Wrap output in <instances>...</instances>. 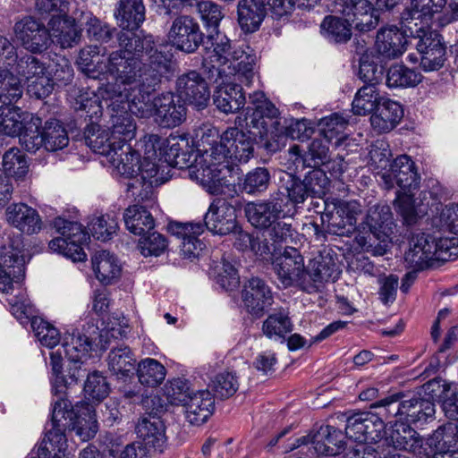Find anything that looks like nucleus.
I'll use <instances>...</instances> for the list:
<instances>
[{"label": "nucleus", "mask_w": 458, "mask_h": 458, "mask_svg": "<svg viewBox=\"0 0 458 458\" xmlns=\"http://www.w3.org/2000/svg\"><path fill=\"white\" fill-rule=\"evenodd\" d=\"M151 89H138L131 93L130 111L140 118L154 117L164 128L180 125L186 118V107L182 101L172 92L161 93L152 98Z\"/></svg>", "instance_id": "nucleus-1"}, {"label": "nucleus", "mask_w": 458, "mask_h": 458, "mask_svg": "<svg viewBox=\"0 0 458 458\" xmlns=\"http://www.w3.org/2000/svg\"><path fill=\"white\" fill-rule=\"evenodd\" d=\"M135 30L122 29L116 34L118 49L110 52L109 65L115 82L131 88L141 67L140 54L152 43V36H140Z\"/></svg>", "instance_id": "nucleus-2"}, {"label": "nucleus", "mask_w": 458, "mask_h": 458, "mask_svg": "<svg viewBox=\"0 0 458 458\" xmlns=\"http://www.w3.org/2000/svg\"><path fill=\"white\" fill-rule=\"evenodd\" d=\"M206 52L226 67H235L236 79L246 85L251 83L255 75L256 57L242 49H233L229 38L219 32L210 34L204 41Z\"/></svg>", "instance_id": "nucleus-3"}, {"label": "nucleus", "mask_w": 458, "mask_h": 458, "mask_svg": "<svg viewBox=\"0 0 458 458\" xmlns=\"http://www.w3.org/2000/svg\"><path fill=\"white\" fill-rule=\"evenodd\" d=\"M53 227L60 234L49 242V249L63 254L73 262L86 259V253L81 245L89 238L81 225L57 217L53 221Z\"/></svg>", "instance_id": "nucleus-4"}, {"label": "nucleus", "mask_w": 458, "mask_h": 458, "mask_svg": "<svg viewBox=\"0 0 458 458\" xmlns=\"http://www.w3.org/2000/svg\"><path fill=\"white\" fill-rule=\"evenodd\" d=\"M272 267L284 287L297 285L309 293H316L315 284L307 283L304 259L296 248L286 247L282 254L273 259Z\"/></svg>", "instance_id": "nucleus-5"}, {"label": "nucleus", "mask_w": 458, "mask_h": 458, "mask_svg": "<svg viewBox=\"0 0 458 458\" xmlns=\"http://www.w3.org/2000/svg\"><path fill=\"white\" fill-rule=\"evenodd\" d=\"M321 213L322 225L327 233L336 235H348L355 230L357 216L360 214V205L357 201L326 199Z\"/></svg>", "instance_id": "nucleus-6"}, {"label": "nucleus", "mask_w": 458, "mask_h": 458, "mask_svg": "<svg viewBox=\"0 0 458 458\" xmlns=\"http://www.w3.org/2000/svg\"><path fill=\"white\" fill-rule=\"evenodd\" d=\"M148 58L146 62L141 60V67L137 72L131 93L138 92V89L155 90L161 82L162 77L171 69V55L155 47L154 40L150 46H147L144 52Z\"/></svg>", "instance_id": "nucleus-7"}, {"label": "nucleus", "mask_w": 458, "mask_h": 458, "mask_svg": "<svg viewBox=\"0 0 458 458\" xmlns=\"http://www.w3.org/2000/svg\"><path fill=\"white\" fill-rule=\"evenodd\" d=\"M132 89L117 82L107 84L99 88L97 94L90 91L79 95L76 98L75 109L85 111L90 118L99 117L103 114L104 106L108 110V106L112 102L130 101Z\"/></svg>", "instance_id": "nucleus-8"}, {"label": "nucleus", "mask_w": 458, "mask_h": 458, "mask_svg": "<svg viewBox=\"0 0 458 458\" xmlns=\"http://www.w3.org/2000/svg\"><path fill=\"white\" fill-rule=\"evenodd\" d=\"M54 420L61 427H69L82 441H88L98 432V422L95 414L87 408V414L78 415L70 401L60 396L54 404Z\"/></svg>", "instance_id": "nucleus-9"}, {"label": "nucleus", "mask_w": 458, "mask_h": 458, "mask_svg": "<svg viewBox=\"0 0 458 458\" xmlns=\"http://www.w3.org/2000/svg\"><path fill=\"white\" fill-rule=\"evenodd\" d=\"M287 206L284 193L278 191L267 199L248 202L244 206V213L251 225L264 230L276 220L285 218L284 208Z\"/></svg>", "instance_id": "nucleus-10"}, {"label": "nucleus", "mask_w": 458, "mask_h": 458, "mask_svg": "<svg viewBox=\"0 0 458 458\" xmlns=\"http://www.w3.org/2000/svg\"><path fill=\"white\" fill-rule=\"evenodd\" d=\"M253 111L246 123L250 133L263 139L268 132H279V111L261 91H256L250 95Z\"/></svg>", "instance_id": "nucleus-11"}, {"label": "nucleus", "mask_w": 458, "mask_h": 458, "mask_svg": "<svg viewBox=\"0 0 458 458\" xmlns=\"http://www.w3.org/2000/svg\"><path fill=\"white\" fill-rule=\"evenodd\" d=\"M344 434L333 426H320L317 430H311L307 436L296 439L291 450L301 445H311L309 452L311 455H336L344 449Z\"/></svg>", "instance_id": "nucleus-12"}, {"label": "nucleus", "mask_w": 458, "mask_h": 458, "mask_svg": "<svg viewBox=\"0 0 458 458\" xmlns=\"http://www.w3.org/2000/svg\"><path fill=\"white\" fill-rule=\"evenodd\" d=\"M420 31L412 34H406L408 37L417 40L415 46L421 55L420 66L424 71H437L444 66L446 60V50L441 36L428 27L421 28Z\"/></svg>", "instance_id": "nucleus-13"}, {"label": "nucleus", "mask_w": 458, "mask_h": 458, "mask_svg": "<svg viewBox=\"0 0 458 458\" xmlns=\"http://www.w3.org/2000/svg\"><path fill=\"white\" fill-rule=\"evenodd\" d=\"M13 31L17 41L31 54H41L50 47L49 27L31 16L18 21Z\"/></svg>", "instance_id": "nucleus-14"}, {"label": "nucleus", "mask_w": 458, "mask_h": 458, "mask_svg": "<svg viewBox=\"0 0 458 458\" xmlns=\"http://www.w3.org/2000/svg\"><path fill=\"white\" fill-rule=\"evenodd\" d=\"M381 180L386 189L395 184L403 191L417 189L420 184V176L415 170V164L407 155L397 157L389 168L381 174Z\"/></svg>", "instance_id": "nucleus-15"}, {"label": "nucleus", "mask_w": 458, "mask_h": 458, "mask_svg": "<svg viewBox=\"0 0 458 458\" xmlns=\"http://www.w3.org/2000/svg\"><path fill=\"white\" fill-rule=\"evenodd\" d=\"M188 175L191 179L199 182L211 194L217 195L223 192V187L229 182L231 177L230 170L211 165L208 162L199 164V157H194L187 167Z\"/></svg>", "instance_id": "nucleus-16"}, {"label": "nucleus", "mask_w": 458, "mask_h": 458, "mask_svg": "<svg viewBox=\"0 0 458 458\" xmlns=\"http://www.w3.org/2000/svg\"><path fill=\"white\" fill-rule=\"evenodd\" d=\"M177 97L193 105L198 109L206 107L210 99V91L206 80L196 71L183 73L176 80Z\"/></svg>", "instance_id": "nucleus-17"}, {"label": "nucleus", "mask_w": 458, "mask_h": 458, "mask_svg": "<svg viewBox=\"0 0 458 458\" xmlns=\"http://www.w3.org/2000/svg\"><path fill=\"white\" fill-rule=\"evenodd\" d=\"M437 248L438 239L428 233H418L411 238L404 260L410 268L423 270L437 260Z\"/></svg>", "instance_id": "nucleus-18"}, {"label": "nucleus", "mask_w": 458, "mask_h": 458, "mask_svg": "<svg viewBox=\"0 0 458 458\" xmlns=\"http://www.w3.org/2000/svg\"><path fill=\"white\" fill-rule=\"evenodd\" d=\"M168 37L178 49L186 53H193L205 41L199 24L188 15L179 16L173 21Z\"/></svg>", "instance_id": "nucleus-19"}, {"label": "nucleus", "mask_w": 458, "mask_h": 458, "mask_svg": "<svg viewBox=\"0 0 458 458\" xmlns=\"http://www.w3.org/2000/svg\"><path fill=\"white\" fill-rule=\"evenodd\" d=\"M242 301L247 312L260 318L273 303V293L267 284L259 277H251L243 285Z\"/></svg>", "instance_id": "nucleus-20"}, {"label": "nucleus", "mask_w": 458, "mask_h": 458, "mask_svg": "<svg viewBox=\"0 0 458 458\" xmlns=\"http://www.w3.org/2000/svg\"><path fill=\"white\" fill-rule=\"evenodd\" d=\"M235 208L225 199L215 200L205 216L207 228L214 233L226 235L238 229Z\"/></svg>", "instance_id": "nucleus-21"}, {"label": "nucleus", "mask_w": 458, "mask_h": 458, "mask_svg": "<svg viewBox=\"0 0 458 458\" xmlns=\"http://www.w3.org/2000/svg\"><path fill=\"white\" fill-rule=\"evenodd\" d=\"M340 6L344 18L360 31L371 30L378 23L377 11L369 0H344Z\"/></svg>", "instance_id": "nucleus-22"}, {"label": "nucleus", "mask_w": 458, "mask_h": 458, "mask_svg": "<svg viewBox=\"0 0 458 458\" xmlns=\"http://www.w3.org/2000/svg\"><path fill=\"white\" fill-rule=\"evenodd\" d=\"M259 136L239 131L237 128H229L224 132V141L229 145L232 161H233L234 173H239L237 163H247L254 156L255 140Z\"/></svg>", "instance_id": "nucleus-23"}, {"label": "nucleus", "mask_w": 458, "mask_h": 458, "mask_svg": "<svg viewBox=\"0 0 458 458\" xmlns=\"http://www.w3.org/2000/svg\"><path fill=\"white\" fill-rule=\"evenodd\" d=\"M129 100L123 102H112L108 106V114L111 118L112 133L114 139L126 143L134 138L136 133V124L131 116V112L129 108Z\"/></svg>", "instance_id": "nucleus-24"}, {"label": "nucleus", "mask_w": 458, "mask_h": 458, "mask_svg": "<svg viewBox=\"0 0 458 458\" xmlns=\"http://www.w3.org/2000/svg\"><path fill=\"white\" fill-rule=\"evenodd\" d=\"M28 123L38 126L41 125V119L11 104H4L0 106V131L4 135L11 137L20 135Z\"/></svg>", "instance_id": "nucleus-25"}, {"label": "nucleus", "mask_w": 458, "mask_h": 458, "mask_svg": "<svg viewBox=\"0 0 458 458\" xmlns=\"http://www.w3.org/2000/svg\"><path fill=\"white\" fill-rule=\"evenodd\" d=\"M307 283L315 284L318 292L324 283L335 281L339 270L335 259L328 252H319L312 258L306 266Z\"/></svg>", "instance_id": "nucleus-26"}, {"label": "nucleus", "mask_w": 458, "mask_h": 458, "mask_svg": "<svg viewBox=\"0 0 458 458\" xmlns=\"http://www.w3.org/2000/svg\"><path fill=\"white\" fill-rule=\"evenodd\" d=\"M24 257L13 246L0 248V291L8 293L14 278L22 276Z\"/></svg>", "instance_id": "nucleus-27"}, {"label": "nucleus", "mask_w": 458, "mask_h": 458, "mask_svg": "<svg viewBox=\"0 0 458 458\" xmlns=\"http://www.w3.org/2000/svg\"><path fill=\"white\" fill-rule=\"evenodd\" d=\"M9 225L27 234L38 233L41 230L42 222L36 209L25 203H13L5 210Z\"/></svg>", "instance_id": "nucleus-28"}, {"label": "nucleus", "mask_w": 458, "mask_h": 458, "mask_svg": "<svg viewBox=\"0 0 458 458\" xmlns=\"http://www.w3.org/2000/svg\"><path fill=\"white\" fill-rule=\"evenodd\" d=\"M50 44L61 48H70L80 42L81 32L75 24V20L67 16L55 15L49 21Z\"/></svg>", "instance_id": "nucleus-29"}, {"label": "nucleus", "mask_w": 458, "mask_h": 458, "mask_svg": "<svg viewBox=\"0 0 458 458\" xmlns=\"http://www.w3.org/2000/svg\"><path fill=\"white\" fill-rule=\"evenodd\" d=\"M203 149H199L200 154L197 156L199 157V164L201 162H208L211 165L219 166L223 170H230V174L234 173L233 161L229 150V145L225 140L224 141V133L220 136L219 140L209 141L208 139L202 137L200 139Z\"/></svg>", "instance_id": "nucleus-30"}, {"label": "nucleus", "mask_w": 458, "mask_h": 458, "mask_svg": "<svg viewBox=\"0 0 458 458\" xmlns=\"http://www.w3.org/2000/svg\"><path fill=\"white\" fill-rule=\"evenodd\" d=\"M136 432L145 445L144 447L162 452L166 437L164 422L159 417L148 415L141 418L137 424Z\"/></svg>", "instance_id": "nucleus-31"}, {"label": "nucleus", "mask_w": 458, "mask_h": 458, "mask_svg": "<svg viewBox=\"0 0 458 458\" xmlns=\"http://www.w3.org/2000/svg\"><path fill=\"white\" fill-rule=\"evenodd\" d=\"M403 110L402 106L389 98H383L370 116L371 126L379 133L393 130L402 120Z\"/></svg>", "instance_id": "nucleus-32"}, {"label": "nucleus", "mask_w": 458, "mask_h": 458, "mask_svg": "<svg viewBox=\"0 0 458 458\" xmlns=\"http://www.w3.org/2000/svg\"><path fill=\"white\" fill-rule=\"evenodd\" d=\"M185 417L191 425L199 426L207 421L214 410V399L208 390L191 393L182 405Z\"/></svg>", "instance_id": "nucleus-33"}, {"label": "nucleus", "mask_w": 458, "mask_h": 458, "mask_svg": "<svg viewBox=\"0 0 458 458\" xmlns=\"http://www.w3.org/2000/svg\"><path fill=\"white\" fill-rule=\"evenodd\" d=\"M99 48L89 46L82 48L78 58V65L89 78L102 79L110 75L114 78L112 67L109 65V55L106 60H100Z\"/></svg>", "instance_id": "nucleus-34"}, {"label": "nucleus", "mask_w": 458, "mask_h": 458, "mask_svg": "<svg viewBox=\"0 0 458 458\" xmlns=\"http://www.w3.org/2000/svg\"><path fill=\"white\" fill-rule=\"evenodd\" d=\"M245 100L242 87L230 81L219 85L213 98L217 109L225 114L239 111L243 107Z\"/></svg>", "instance_id": "nucleus-35"}, {"label": "nucleus", "mask_w": 458, "mask_h": 458, "mask_svg": "<svg viewBox=\"0 0 458 458\" xmlns=\"http://www.w3.org/2000/svg\"><path fill=\"white\" fill-rule=\"evenodd\" d=\"M386 434L387 443L396 449L415 453L423 444L420 434L403 422H395Z\"/></svg>", "instance_id": "nucleus-36"}, {"label": "nucleus", "mask_w": 458, "mask_h": 458, "mask_svg": "<svg viewBox=\"0 0 458 458\" xmlns=\"http://www.w3.org/2000/svg\"><path fill=\"white\" fill-rule=\"evenodd\" d=\"M85 143L96 153L110 157L117 154V145L122 141L114 139L109 130L102 129L98 124L91 123L84 131Z\"/></svg>", "instance_id": "nucleus-37"}, {"label": "nucleus", "mask_w": 458, "mask_h": 458, "mask_svg": "<svg viewBox=\"0 0 458 458\" xmlns=\"http://www.w3.org/2000/svg\"><path fill=\"white\" fill-rule=\"evenodd\" d=\"M427 0H411L410 5L402 13V28L404 34L417 33L421 28L428 27V21L434 13L433 5H429V12H424L423 4Z\"/></svg>", "instance_id": "nucleus-38"}, {"label": "nucleus", "mask_w": 458, "mask_h": 458, "mask_svg": "<svg viewBox=\"0 0 458 458\" xmlns=\"http://www.w3.org/2000/svg\"><path fill=\"white\" fill-rule=\"evenodd\" d=\"M362 230L355 237V242L363 251L372 256L385 255L392 244V235L377 231L361 227Z\"/></svg>", "instance_id": "nucleus-39"}, {"label": "nucleus", "mask_w": 458, "mask_h": 458, "mask_svg": "<svg viewBox=\"0 0 458 458\" xmlns=\"http://www.w3.org/2000/svg\"><path fill=\"white\" fill-rule=\"evenodd\" d=\"M165 158L173 166L180 169L187 168L191 163L193 154L192 148L185 135L171 134L166 139Z\"/></svg>", "instance_id": "nucleus-40"}, {"label": "nucleus", "mask_w": 458, "mask_h": 458, "mask_svg": "<svg viewBox=\"0 0 458 458\" xmlns=\"http://www.w3.org/2000/svg\"><path fill=\"white\" fill-rule=\"evenodd\" d=\"M406 43L403 33L397 28L383 29L377 35L376 48L383 56L396 58L405 51Z\"/></svg>", "instance_id": "nucleus-41"}, {"label": "nucleus", "mask_w": 458, "mask_h": 458, "mask_svg": "<svg viewBox=\"0 0 458 458\" xmlns=\"http://www.w3.org/2000/svg\"><path fill=\"white\" fill-rule=\"evenodd\" d=\"M114 16L122 29L138 30L145 20L142 0H120Z\"/></svg>", "instance_id": "nucleus-42"}, {"label": "nucleus", "mask_w": 458, "mask_h": 458, "mask_svg": "<svg viewBox=\"0 0 458 458\" xmlns=\"http://www.w3.org/2000/svg\"><path fill=\"white\" fill-rule=\"evenodd\" d=\"M92 267L97 278L104 284L114 283L121 274L117 258L106 250L98 251L93 256Z\"/></svg>", "instance_id": "nucleus-43"}, {"label": "nucleus", "mask_w": 458, "mask_h": 458, "mask_svg": "<svg viewBox=\"0 0 458 458\" xmlns=\"http://www.w3.org/2000/svg\"><path fill=\"white\" fill-rule=\"evenodd\" d=\"M238 22L247 33L256 31L265 15L266 9L256 0H241L238 4Z\"/></svg>", "instance_id": "nucleus-44"}, {"label": "nucleus", "mask_w": 458, "mask_h": 458, "mask_svg": "<svg viewBox=\"0 0 458 458\" xmlns=\"http://www.w3.org/2000/svg\"><path fill=\"white\" fill-rule=\"evenodd\" d=\"M117 154L112 153L110 161L122 175L129 178L140 170V156L138 151L126 143L117 145Z\"/></svg>", "instance_id": "nucleus-45"}, {"label": "nucleus", "mask_w": 458, "mask_h": 458, "mask_svg": "<svg viewBox=\"0 0 458 458\" xmlns=\"http://www.w3.org/2000/svg\"><path fill=\"white\" fill-rule=\"evenodd\" d=\"M136 361L134 353L127 345L112 348L107 357L108 369L120 377H128L132 374Z\"/></svg>", "instance_id": "nucleus-46"}, {"label": "nucleus", "mask_w": 458, "mask_h": 458, "mask_svg": "<svg viewBox=\"0 0 458 458\" xmlns=\"http://www.w3.org/2000/svg\"><path fill=\"white\" fill-rule=\"evenodd\" d=\"M126 228L135 235H145L154 229V219L143 207L132 205L123 214Z\"/></svg>", "instance_id": "nucleus-47"}, {"label": "nucleus", "mask_w": 458, "mask_h": 458, "mask_svg": "<svg viewBox=\"0 0 458 458\" xmlns=\"http://www.w3.org/2000/svg\"><path fill=\"white\" fill-rule=\"evenodd\" d=\"M360 226H365L366 228L377 230L392 235L394 233L395 225L390 207L381 204L370 207L365 216V220Z\"/></svg>", "instance_id": "nucleus-48"}, {"label": "nucleus", "mask_w": 458, "mask_h": 458, "mask_svg": "<svg viewBox=\"0 0 458 458\" xmlns=\"http://www.w3.org/2000/svg\"><path fill=\"white\" fill-rule=\"evenodd\" d=\"M428 445L440 454L454 451L458 446V422L438 427L428 438Z\"/></svg>", "instance_id": "nucleus-49"}, {"label": "nucleus", "mask_w": 458, "mask_h": 458, "mask_svg": "<svg viewBox=\"0 0 458 458\" xmlns=\"http://www.w3.org/2000/svg\"><path fill=\"white\" fill-rule=\"evenodd\" d=\"M146 175L141 172L132 177H129L126 184L128 197L132 198L135 201L140 202L148 200L153 193V180L156 175V165L153 163L150 169L146 171Z\"/></svg>", "instance_id": "nucleus-50"}, {"label": "nucleus", "mask_w": 458, "mask_h": 458, "mask_svg": "<svg viewBox=\"0 0 458 458\" xmlns=\"http://www.w3.org/2000/svg\"><path fill=\"white\" fill-rule=\"evenodd\" d=\"M404 419L410 423L426 422L432 419L436 412L432 400L421 397H412L403 401Z\"/></svg>", "instance_id": "nucleus-51"}, {"label": "nucleus", "mask_w": 458, "mask_h": 458, "mask_svg": "<svg viewBox=\"0 0 458 458\" xmlns=\"http://www.w3.org/2000/svg\"><path fill=\"white\" fill-rule=\"evenodd\" d=\"M52 428L47 431L42 444L38 447V456L47 458L53 451L65 452L67 440L64 432L69 427H61L54 420V411L51 419Z\"/></svg>", "instance_id": "nucleus-52"}, {"label": "nucleus", "mask_w": 458, "mask_h": 458, "mask_svg": "<svg viewBox=\"0 0 458 458\" xmlns=\"http://www.w3.org/2000/svg\"><path fill=\"white\" fill-rule=\"evenodd\" d=\"M213 58L211 55L206 52L201 66L202 73L209 82L221 85L230 81L232 77L234 81H238L235 67H226L223 63L213 60Z\"/></svg>", "instance_id": "nucleus-53"}, {"label": "nucleus", "mask_w": 458, "mask_h": 458, "mask_svg": "<svg viewBox=\"0 0 458 458\" xmlns=\"http://www.w3.org/2000/svg\"><path fill=\"white\" fill-rule=\"evenodd\" d=\"M421 80L420 72L403 64L392 65L386 73V84L389 88L415 87Z\"/></svg>", "instance_id": "nucleus-54"}, {"label": "nucleus", "mask_w": 458, "mask_h": 458, "mask_svg": "<svg viewBox=\"0 0 458 458\" xmlns=\"http://www.w3.org/2000/svg\"><path fill=\"white\" fill-rule=\"evenodd\" d=\"M165 368L155 359L147 358L138 363L137 376L141 385L157 386L165 379Z\"/></svg>", "instance_id": "nucleus-55"}, {"label": "nucleus", "mask_w": 458, "mask_h": 458, "mask_svg": "<svg viewBox=\"0 0 458 458\" xmlns=\"http://www.w3.org/2000/svg\"><path fill=\"white\" fill-rule=\"evenodd\" d=\"M382 99L375 85L366 84L356 93L352 101V111L355 114L366 115L375 111Z\"/></svg>", "instance_id": "nucleus-56"}, {"label": "nucleus", "mask_w": 458, "mask_h": 458, "mask_svg": "<svg viewBox=\"0 0 458 458\" xmlns=\"http://www.w3.org/2000/svg\"><path fill=\"white\" fill-rule=\"evenodd\" d=\"M21 79L7 69H0V102L12 104L22 96Z\"/></svg>", "instance_id": "nucleus-57"}, {"label": "nucleus", "mask_w": 458, "mask_h": 458, "mask_svg": "<svg viewBox=\"0 0 458 458\" xmlns=\"http://www.w3.org/2000/svg\"><path fill=\"white\" fill-rule=\"evenodd\" d=\"M63 349L68 360L76 365L87 357L91 349V340L80 333H72L64 338Z\"/></svg>", "instance_id": "nucleus-58"}, {"label": "nucleus", "mask_w": 458, "mask_h": 458, "mask_svg": "<svg viewBox=\"0 0 458 458\" xmlns=\"http://www.w3.org/2000/svg\"><path fill=\"white\" fill-rule=\"evenodd\" d=\"M45 148L48 151H56L65 148L69 143L67 131L58 120H50L43 127Z\"/></svg>", "instance_id": "nucleus-59"}, {"label": "nucleus", "mask_w": 458, "mask_h": 458, "mask_svg": "<svg viewBox=\"0 0 458 458\" xmlns=\"http://www.w3.org/2000/svg\"><path fill=\"white\" fill-rule=\"evenodd\" d=\"M14 72L25 83L37 79L47 72V67L44 62L31 55H26L17 60Z\"/></svg>", "instance_id": "nucleus-60"}, {"label": "nucleus", "mask_w": 458, "mask_h": 458, "mask_svg": "<svg viewBox=\"0 0 458 458\" xmlns=\"http://www.w3.org/2000/svg\"><path fill=\"white\" fill-rule=\"evenodd\" d=\"M280 188L287 193V199H285L287 202L291 201L293 204H301L308 197H310L304 180H301L292 174H284L280 177Z\"/></svg>", "instance_id": "nucleus-61"}, {"label": "nucleus", "mask_w": 458, "mask_h": 458, "mask_svg": "<svg viewBox=\"0 0 458 458\" xmlns=\"http://www.w3.org/2000/svg\"><path fill=\"white\" fill-rule=\"evenodd\" d=\"M4 174L17 179L23 178L28 173V164L23 154L16 148H11L3 156Z\"/></svg>", "instance_id": "nucleus-62"}, {"label": "nucleus", "mask_w": 458, "mask_h": 458, "mask_svg": "<svg viewBox=\"0 0 458 458\" xmlns=\"http://www.w3.org/2000/svg\"><path fill=\"white\" fill-rule=\"evenodd\" d=\"M330 141L323 137H318L309 144L308 150L304 155L303 163L310 167H318L327 163L329 155Z\"/></svg>", "instance_id": "nucleus-63"}, {"label": "nucleus", "mask_w": 458, "mask_h": 458, "mask_svg": "<svg viewBox=\"0 0 458 458\" xmlns=\"http://www.w3.org/2000/svg\"><path fill=\"white\" fill-rule=\"evenodd\" d=\"M352 26L345 18L342 20L334 16H327L321 23V30L335 42H346L351 38Z\"/></svg>", "instance_id": "nucleus-64"}]
</instances>
